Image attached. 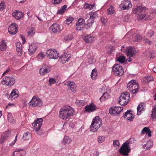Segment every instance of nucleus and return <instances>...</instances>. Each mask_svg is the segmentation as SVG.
<instances>
[{"instance_id": "39", "label": "nucleus", "mask_w": 156, "mask_h": 156, "mask_svg": "<svg viewBox=\"0 0 156 156\" xmlns=\"http://www.w3.org/2000/svg\"><path fill=\"white\" fill-rule=\"evenodd\" d=\"M67 6L66 5H65L59 10L57 12L58 14H62L66 11Z\"/></svg>"}, {"instance_id": "11", "label": "nucleus", "mask_w": 156, "mask_h": 156, "mask_svg": "<svg viewBox=\"0 0 156 156\" xmlns=\"http://www.w3.org/2000/svg\"><path fill=\"white\" fill-rule=\"evenodd\" d=\"M48 57L50 59H56L59 57V54L55 49H50L47 51Z\"/></svg>"}, {"instance_id": "43", "label": "nucleus", "mask_w": 156, "mask_h": 156, "mask_svg": "<svg viewBox=\"0 0 156 156\" xmlns=\"http://www.w3.org/2000/svg\"><path fill=\"white\" fill-rule=\"evenodd\" d=\"M95 5L94 4L91 5L88 3H86L84 5L83 7L85 9H93Z\"/></svg>"}, {"instance_id": "10", "label": "nucleus", "mask_w": 156, "mask_h": 156, "mask_svg": "<svg viewBox=\"0 0 156 156\" xmlns=\"http://www.w3.org/2000/svg\"><path fill=\"white\" fill-rule=\"evenodd\" d=\"M129 151L130 149L128 144L126 142L124 143L119 150V152L121 154L124 156L128 155Z\"/></svg>"}, {"instance_id": "14", "label": "nucleus", "mask_w": 156, "mask_h": 156, "mask_svg": "<svg viewBox=\"0 0 156 156\" xmlns=\"http://www.w3.org/2000/svg\"><path fill=\"white\" fill-rule=\"evenodd\" d=\"M18 26L15 23H12L8 28L9 33L11 34H15L17 32V28Z\"/></svg>"}, {"instance_id": "51", "label": "nucleus", "mask_w": 156, "mask_h": 156, "mask_svg": "<svg viewBox=\"0 0 156 156\" xmlns=\"http://www.w3.org/2000/svg\"><path fill=\"white\" fill-rule=\"evenodd\" d=\"M56 80L54 78H50L49 80V83L48 84L49 85L51 86V84L55 83L56 82Z\"/></svg>"}, {"instance_id": "38", "label": "nucleus", "mask_w": 156, "mask_h": 156, "mask_svg": "<svg viewBox=\"0 0 156 156\" xmlns=\"http://www.w3.org/2000/svg\"><path fill=\"white\" fill-rule=\"evenodd\" d=\"M133 37L135 41H139L141 39V37L140 35L135 33L133 35Z\"/></svg>"}, {"instance_id": "58", "label": "nucleus", "mask_w": 156, "mask_h": 156, "mask_svg": "<svg viewBox=\"0 0 156 156\" xmlns=\"http://www.w3.org/2000/svg\"><path fill=\"white\" fill-rule=\"evenodd\" d=\"M146 43H147L149 44H151V42L147 38H144L143 40Z\"/></svg>"}, {"instance_id": "13", "label": "nucleus", "mask_w": 156, "mask_h": 156, "mask_svg": "<svg viewBox=\"0 0 156 156\" xmlns=\"http://www.w3.org/2000/svg\"><path fill=\"white\" fill-rule=\"evenodd\" d=\"M85 20L83 19L79 18L76 22V28L78 30H82L83 29V27H84V24Z\"/></svg>"}, {"instance_id": "8", "label": "nucleus", "mask_w": 156, "mask_h": 156, "mask_svg": "<svg viewBox=\"0 0 156 156\" xmlns=\"http://www.w3.org/2000/svg\"><path fill=\"white\" fill-rule=\"evenodd\" d=\"M145 8L140 6H136L133 9V12L135 14L140 16V17L144 18L146 16V15L144 13Z\"/></svg>"}, {"instance_id": "28", "label": "nucleus", "mask_w": 156, "mask_h": 156, "mask_svg": "<svg viewBox=\"0 0 156 156\" xmlns=\"http://www.w3.org/2000/svg\"><path fill=\"white\" fill-rule=\"evenodd\" d=\"M10 135V131L8 130L5 132L2 136V140L1 141V143H2L4 142V141L9 137Z\"/></svg>"}, {"instance_id": "19", "label": "nucleus", "mask_w": 156, "mask_h": 156, "mask_svg": "<svg viewBox=\"0 0 156 156\" xmlns=\"http://www.w3.org/2000/svg\"><path fill=\"white\" fill-rule=\"evenodd\" d=\"M64 85L68 86V88L72 91H75L76 88L75 83L73 81H68L64 83Z\"/></svg>"}, {"instance_id": "6", "label": "nucleus", "mask_w": 156, "mask_h": 156, "mask_svg": "<svg viewBox=\"0 0 156 156\" xmlns=\"http://www.w3.org/2000/svg\"><path fill=\"white\" fill-rule=\"evenodd\" d=\"M43 120L42 118H39L32 123V125L34 127L35 130L37 132V134L41 135L42 132L40 129L42 124Z\"/></svg>"}, {"instance_id": "44", "label": "nucleus", "mask_w": 156, "mask_h": 156, "mask_svg": "<svg viewBox=\"0 0 156 156\" xmlns=\"http://www.w3.org/2000/svg\"><path fill=\"white\" fill-rule=\"evenodd\" d=\"M114 8L113 6L111 5L110 7L108 9V13L109 15H112L114 12Z\"/></svg>"}, {"instance_id": "56", "label": "nucleus", "mask_w": 156, "mask_h": 156, "mask_svg": "<svg viewBox=\"0 0 156 156\" xmlns=\"http://www.w3.org/2000/svg\"><path fill=\"white\" fill-rule=\"evenodd\" d=\"M119 142L118 140H114L113 142V145H116L119 147Z\"/></svg>"}, {"instance_id": "29", "label": "nucleus", "mask_w": 156, "mask_h": 156, "mask_svg": "<svg viewBox=\"0 0 156 156\" xmlns=\"http://www.w3.org/2000/svg\"><path fill=\"white\" fill-rule=\"evenodd\" d=\"M94 22V20L89 19L87 21V23L84 24V27L87 29L89 28L92 26Z\"/></svg>"}, {"instance_id": "21", "label": "nucleus", "mask_w": 156, "mask_h": 156, "mask_svg": "<svg viewBox=\"0 0 156 156\" xmlns=\"http://www.w3.org/2000/svg\"><path fill=\"white\" fill-rule=\"evenodd\" d=\"M26 151L20 148H19L15 151L12 154V156H25Z\"/></svg>"}, {"instance_id": "33", "label": "nucleus", "mask_w": 156, "mask_h": 156, "mask_svg": "<svg viewBox=\"0 0 156 156\" xmlns=\"http://www.w3.org/2000/svg\"><path fill=\"white\" fill-rule=\"evenodd\" d=\"M110 97L109 94L107 92H105L103 94V95L100 98V100L101 101H104Z\"/></svg>"}, {"instance_id": "42", "label": "nucleus", "mask_w": 156, "mask_h": 156, "mask_svg": "<svg viewBox=\"0 0 156 156\" xmlns=\"http://www.w3.org/2000/svg\"><path fill=\"white\" fill-rule=\"evenodd\" d=\"M151 117L153 119H156V105L154 106L152 111Z\"/></svg>"}, {"instance_id": "36", "label": "nucleus", "mask_w": 156, "mask_h": 156, "mask_svg": "<svg viewBox=\"0 0 156 156\" xmlns=\"http://www.w3.org/2000/svg\"><path fill=\"white\" fill-rule=\"evenodd\" d=\"M117 61L121 63H123L126 61V57L124 56H120L117 58Z\"/></svg>"}, {"instance_id": "5", "label": "nucleus", "mask_w": 156, "mask_h": 156, "mask_svg": "<svg viewBox=\"0 0 156 156\" xmlns=\"http://www.w3.org/2000/svg\"><path fill=\"white\" fill-rule=\"evenodd\" d=\"M129 93L125 91L121 94L118 102L121 105H126L129 102Z\"/></svg>"}, {"instance_id": "23", "label": "nucleus", "mask_w": 156, "mask_h": 156, "mask_svg": "<svg viewBox=\"0 0 156 156\" xmlns=\"http://www.w3.org/2000/svg\"><path fill=\"white\" fill-rule=\"evenodd\" d=\"M37 47L34 44H33L29 46L28 53L30 55H32L35 52Z\"/></svg>"}, {"instance_id": "3", "label": "nucleus", "mask_w": 156, "mask_h": 156, "mask_svg": "<svg viewBox=\"0 0 156 156\" xmlns=\"http://www.w3.org/2000/svg\"><path fill=\"white\" fill-rule=\"evenodd\" d=\"M127 87L133 94H135L139 90L138 83L135 80H132L129 81L127 84Z\"/></svg>"}, {"instance_id": "20", "label": "nucleus", "mask_w": 156, "mask_h": 156, "mask_svg": "<svg viewBox=\"0 0 156 156\" xmlns=\"http://www.w3.org/2000/svg\"><path fill=\"white\" fill-rule=\"evenodd\" d=\"M124 51L126 53L127 56H133L136 52L134 48L131 47H128Z\"/></svg>"}, {"instance_id": "62", "label": "nucleus", "mask_w": 156, "mask_h": 156, "mask_svg": "<svg viewBox=\"0 0 156 156\" xmlns=\"http://www.w3.org/2000/svg\"><path fill=\"white\" fill-rule=\"evenodd\" d=\"M109 49H110V51H109L110 53H112V51L114 49V48L112 46H111L109 47Z\"/></svg>"}, {"instance_id": "59", "label": "nucleus", "mask_w": 156, "mask_h": 156, "mask_svg": "<svg viewBox=\"0 0 156 156\" xmlns=\"http://www.w3.org/2000/svg\"><path fill=\"white\" fill-rule=\"evenodd\" d=\"M147 81V82H149L150 81L153 80V78L152 76H147L146 77Z\"/></svg>"}, {"instance_id": "52", "label": "nucleus", "mask_w": 156, "mask_h": 156, "mask_svg": "<svg viewBox=\"0 0 156 156\" xmlns=\"http://www.w3.org/2000/svg\"><path fill=\"white\" fill-rule=\"evenodd\" d=\"M154 32L153 30H150L148 31L147 35L148 36L151 37L154 35Z\"/></svg>"}, {"instance_id": "16", "label": "nucleus", "mask_w": 156, "mask_h": 156, "mask_svg": "<svg viewBox=\"0 0 156 156\" xmlns=\"http://www.w3.org/2000/svg\"><path fill=\"white\" fill-rule=\"evenodd\" d=\"M51 67L50 66H47L45 67L44 65L42 68L39 70V73L42 76H44L47 73L50 72L51 70Z\"/></svg>"}, {"instance_id": "34", "label": "nucleus", "mask_w": 156, "mask_h": 156, "mask_svg": "<svg viewBox=\"0 0 156 156\" xmlns=\"http://www.w3.org/2000/svg\"><path fill=\"white\" fill-rule=\"evenodd\" d=\"M71 139L67 136L64 137L63 143L64 144H68L71 142Z\"/></svg>"}, {"instance_id": "1", "label": "nucleus", "mask_w": 156, "mask_h": 156, "mask_svg": "<svg viewBox=\"0 0 156 156\" xmlns=\"http://www.w3.org/2000/svg\"><path fill=\"white\" fill-rule=\"evenodd\" d=\"M74 109L70 106L62 108L59 112V117L63 120H66L73 116Z\"/></svg>"}, {"instance_id": "46", "label": "nucleus", "mask_w": 156, "mask_h": 156, "mask_svg": "<svg viewBox=\"0 0 156 156\" xmlns=\"http://www.w3.org/2000/svg\"><path fill=\"white\" fill-rule=\"evenodd\" d=\"M74 20V18L72 17H69L67 18L65 21V23L66 24L69 25L72 23L73 21Z\"/></svg>"}, {"instance_id": "32", "label": "nucleus", "mask_w": 156, "mask_h": 156, "mask_svg": "<svg viewBox=\"0 0 156 156\" xmlns=\"http://www.w3.org/2000/svg\"><path fill=\"white\" fill-rule=\"evenodd\" d=\"M71 55L70 54H67V53L66 54L65 53L62 54L61 56V58L62 59V60H64L65 62H68L69 61V58H70Z\"/></svg>"}, {"instance_id": "48", "label": "nucleus", "mask_w": 156, "mask_h": 156, "mask_svg": "<svg viewBox=\"0 0 156 156\" xmlns=\"http://www.w3.org/2000/svg\"><path fill=\"white\" fill-rule=\"evenodd\" d=\"M76 103L79 106L80 105H83V106L85 105V101H83L80 100L79 101L78 100H76Z\"/></svg>"}, {"instance_id": "35", "label": "nucleus", "mask_w": 156, "mask_h": 156, "mask_svg": "<svg viewBox=\"0 0 156 156\" xmlns=\"http://www.w3.org/2000/svg\"><path fill=\"white\" fill-rule=\"evenodd\" d=\"M31 137V134L30 132H27L24 133L22 137V138L24 140H29Z\"/></svg>"}, {"instance_id": "18", "label": "nucleus", "mask_w": 156, "mask_h": 156, "mask_svg": "<svg viewBox=\"0 0 156 156\" xmlns=\"http://www.w3.org/2000/svg\"><path fill=\"white\" fill-rule=\"evenodd\" d=\"M122 6L121 7V9L123 10L129 9L131 8L132 5L130 1L126 0L123 2L122 3Z\"/></svg>"}, {"instance_id": "54", "label": "nucleus", "mask_w": 156, "mask_h": 156, "mask_svg": "<svg viewBox=\"0 0 156 156\" xmlns=\"http://www.w3.org/2000/svg\"><path fill=\"white\" fill-rule=\"evenodd\" d=\"M45 55L43 53H39L37 55V58L40 59H42L44 57Z\"/></svg>"}, {"instance_id": "49", "label": "nucleus", "mask_w": 156, "mask_h": 156, "mask_svg": "<svg viewBox=\"0 0 156 156\" xmlns=\"http://www.w3.org/2000/svg\"><path fill=\"white\" fill-rule=\"evenodd\" d=\"M105 139V138L104 136H101L98 138V141L99 143H102L104 141Z\"/></svg>"}, {"instance_id": "47", "label": "nucleus", "mask_w": 156, "mask_h": 156, "mask_svg": "<svg viewBox=\"0 0 156 156\" xmlns=\"http://www.w3.org/2000/svg\"><path fill=\"white\" fill-rule=\"evenodd\" d=\"M6 7L5 3L3 1H2L0 4V10L1 11L5 9Z\"/></svg>"}, {"instance_id": "55", "label": "nucleus", "mask_w": 156, "mask_h": 156, "mask_svg": "<svg viewBox=\"0 0 156 156\" xmlns=\"http://www.w3.org/2000/svg\"><path fill=\"white\" fill-rule=\"evenodd\" d=\"M35 31L34 29V28H31L29 32H28L27 33L29 35H34L35 33Z\"/></svg>"}, {"instance_id": "63", "label": "nucleus", "mask_w": 156, "mask_h": 156, "mask_svg": "<svg viewBox=\"0 0 156 156\" xmlns=\"http://www.w3.org/2000/svg\"><path fill=\"white\" fill-rule=\"evenodd\" d=\"M146 134H147L149 137L151 136V131L150 130L146 133Z\"/></svg>"}, {"instance_id": "24", "label": "nucleus", "mask_w": 156, "mask_h": 156, "mask_svg": "<svg viewBox=\"0 0 156 156\" xmlns=\"http://www.w3.org/2000/svg\"><path fill=\"white\" fill-rule=\"evenodd\" d=\"M13 16L17 20H20L23 17V14L22 12L18 11H16L15 12H13Z\"/></svg>"}, {"instance_id": "41", "label": "nucleus", "mask_w": 156, "mask_h": 156, "mask_svg": "<svg viewBox=\"0 0 156 156\" xmlns=\"http://www.w3.org/2000/svg\"><path fill=\"white\" fill-rule=\"evenodd\" d=\"M8 121L12 123H14L15 122V120L14 119L12 114L9 113L8 114Z\"/></svg>"}, {"instance_id": "25", "label": "nucleus", "mask_w": 156, "mask_h": 156, "mask_svg": "<svg viewBox=\"0 0 156 156\" xmlns=\"http://www.w3.org/2000/svg\"><path fill=\"white\" fill-rule=\"evenodd\" d=\"M94 38V37L91 35H87L83 37V39L86 43H91Z\"/></svg>"}, {"instance_id": "12", "label": "nucleus", "mask_w": 156, "mask_h": 156, "mask_svg": "<svg viewBox=\"0 0 156 156\" xmlns=\"http://www.w3.org/2000/svg\"><path fill=\"white\" fill-rule=\"evenodd\" d=\"M123 108L120 106L111 107L109 110V113L114 115L119 114L122 111Z\"/></svg>"}, {"instance_id": "4", "label": "nucleus", "mask_w": 156, "mask_h": 156, "mask_svg": "<svg viewBox=\"0 0 156 156\" xmlns=\"http://www.w3.org/2000/svg\"><path fill=\"white\" fill-rule=\"evenodd\" d=\"M29 105L32 108H38L41 106L43 102L37 96H34L28 103Z\"/></svg>"}, {"instance_id": "53", "label": "nucleus", "mask_w": 156, "mask_h": 156, "mask_svg": "<svg viewBox=\"0 0 156 156\" xmlns=\"http://www.w3.org/2000/svg\"><path fill=\"white\" fill-rule=\"evenodd\" d=\"M150 130V129L149 128H148L147 127H145L141 131V133L142 134H144L145 132H146V133Z\"/></svg>"}, {"instance_id": "7", "label": "nucleus", "mask_w": 156, "mask_h": 156, "mask_svg": "<svg viewBox=\"0 0 156 156\" xmlns=\"http://www.w3.org/2000/svg\"><path fill=\"white\" fill-rule=\"evenodd\" d=\"M112 70L113 74L116 76H121L124 73V70L122 67L118 64L114 65Z\"/></svg>"}, {"instance_id": "64", "label": "nucleus", "mask_w": 156, "mask_h": 156, "mask_svg": "<svg viewBox=\"0 0 156 156\" xmlns=\"http://www.w3.org/2000/svg\"><path fill=\"white\" fill-rule=\"evenodd\" d=\"M10 71V68H8L5 71V72L2 75H4L6 73H8Z\"/></svg>"}, {"instance_id": "40", "label": "nucleus", "mask_w": 156, "mask_h": 156, "mask_svg": "<svg viewBox=\"0 0 156 156\" xmlns=\"http://www.w3.org/2000/svg\"><path fill=\"white\" fill-rule=\"evenodd\" d=\"M6 48V44L4 43V40H2L0 42V50L4 51L5 50Z\"/></svg>"}, {"instance_id": "17", "label": "nucleus", "mask_w": 156, "mask_h": 156, "mask_svg": "<svg viewBox=\"0 0 156 156\" xmlns=\"http://www.w3.org/2000/svg\"><path fill=\"white\" fill-rule=\"evenodd\" d=\"M49 29L53 33H59L61 31L59 25L56 23L53 24Z\"/></svg>"}, {"instance_id": "22", "label": "nucleus", "mask_w": 156, "mask_h": 156, "mask_svg": "<svg viewBox=\"0 0 156 156\" xmlns=\"http://www.w3.org/2000/svg\"><path fill=\"white\" fill-rule=\"evenodd\" d=\"M97 108L96 106L94 104H91L85 106V111L88 112H91L94 111Z\"/></svg>"}, {"instance_id": "31", "label": "nucleus", "mask_w": 156, "mask_h": 156, "mask_svg": "<svg viewBox=\"0 0 156 156\" xmlns=\"http://www.w3.org/2000/svg\"><path fill=\"white\" fill-rule=\"evenodd\" d=\"M153 144L151 140H149L146 144H144L143 146V147L145 149H148L152 147Z\"/></svg>"}, {"instance_id": "30", "label": "nucleus", "mask_w": 156, "mask_h": 156, "mask_svg": "<svg viewBox=\"0 0 156 156\" xmlns=\"http://www.w3.org/2000/svg\"><path fill=\"white\" fill-rule=\"evenodd\" d=\"M10 96L13 98H15L19 96L18 91L17 89L13 90L10 94Z\"/></svg>"}, {"instance_id": "50", "label": "nucleus", "mask_w": 156, "mask_h": 156, "mask_svg": "<svg viewBox=\"0 0 156 156\" xmlns=\"http://www.w3.org/2000/svg\"><path fill=\"white\" fill-rule=\"evenodd\" d=\"M73 38L72 35L70 34L66 36L65 37V39L66 41H70Z\"/></svg>"}, {"instance_id": "37", "label": "nucleus", "mask_w": 156, "mask_h": 156, "mask_svg": "<svg viewBox=\"0 0 156 156\" xmlns=\"http://www.w3.org/2000/svg\"><path fill=\"white\" fill-rule=\"evenodd\" d=\"M90 18L89 19H91V20H94V19L98 17L97 12H91L89 14Z\"/></svg>"}, {"instance_id": "9", "label": "nucleus", "mask_w": 156, "mask_h": 156, "mask_svg": "<svg viewBox=\"0 0 156 156\" xmlns=\"http://www.w3.org/2000/svg\"><path fill=\"white\" fill-rule=\"evenodd\" d=\"M15 82V79L13 77L9 76H6L4 77L1 81L2 84L6 85L8 86H12Z\"/></svg>"}, {"instance_id": "26", "label": "nucleus", "mask_w": 156, "mask_h": 156, "mask_svg": "<svg viewBox=\"0 0 156 156\" xmlns=\"http://www.w3.org/2000/svg\"><path fill=\"white\" fill-rule=\"evenodd\" d=\"M145 105L144 103H140L138 105L137 109V115H140L141 113V111L145 110Z\"/></svg>"}, {"instance_id": "2", "label": "nucleus", "mask_w": 156, "mask_h": 156, "mask_svg": "<svg viewBox=\"0 0 156 156\" xmlns=\"http://www.w3.org/2000/svg\"><path fill=\"white\" fill-rule=\"evenodd\" d=\"M101 119L99 117L96 116L93 120L90 126V130L93 132L96 131L101 125Z\"/></svg>"}, {"instance_id": "45", "label": "nucleus", "mask_w": 156, "mask_h": 156, "mask_svg": "<svg viewBox=\"0 0 156 156\" xmlns=\"http://www.w3.org/2000/svg\"><path fill=\"white\" fill-rule=\"evenodd\" d=\"M97 75V73L96 70L95 69H93L91 74V76L92 79L94 80Z\"/></svg>"}, {"instance_id": "27", "label": "nucleus", "mask_w": 156, "mask_h": 156, "mask_svg": "<svg viewBox=\"0 0 156 156\" xmlns=\"http://www.w3.org/2000/svg\"><path fill=\"white\" fill-rule=\"evenodd\" d=\"M16 51L18 52L17 55L20 56L21 55L22 52L21 50L22 45L20 42H18L16 43Z\"/></svg>"}, {"instance_id": "61", "label": "nucleus", "mask_w": 156, "mask_h": 156, "mask_svg": "<svg viewBox=\"0 0 156 156\" xmlns=\"http://www.w3.org/2000/svg\"><path fill=\"white\" fill-rule=\"evenodd\" d=\"M62 1V0H54V4H56L60 3Z\"/></svg>"}, {"instance_id": "57", "label": "nucleus", "mask_w": 156, "mask_h": 156, "mask_svg": "<svg viewBox=\"0 0 156 156\" xmlns=\"http://www.w3.org/2000/svg\"><path fill=\"white\" fill-rule=\"evenodd\" d=\"M17 136H18V135H17L15 137V138L14 140L9 144V145H10L11 146H12L15 144V143L17 140Z\"/></svg>"}, {"instance_id": "15", "label": "nucleus", "mask_w": 156, "mask_h": 156, "mask_svg": "<svg viewBox=\"0 0 156 156\" xmlns=\"http://www.w3.org/2000/svg\"><path fill=\"white\" fill-rule=\"evenodd\" d=\"M123 117L124 118H126L127 120L131 121L133 120L134 116L131 110H128L125 113Z\"/></svg>"}, {"instance_id": "60", "label": "nucleus", "mask_w": 156, "mask_h": 156, "mask_svg": "<svg viewBox=\"0 0 156 156\" xmlns=\"http://www.w3.org/2000/svg\"><path fill=\"white\" fill-rule=\"evenodd\" d=\"M101 21L102 23L103 24H105V23L107 22V20L105 18H101Z\"/></svg>"}]
</instances>
